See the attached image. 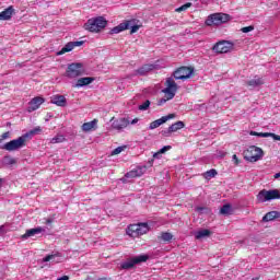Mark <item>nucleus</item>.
I'll return each mask as SVG.
<instances>
[{
	"label": "nucleus",
	"instance_id": "1",
	"mask_svg": "<svg viewBox=\"0 0 280 280\" xmlns=\"http://www.w3.org/2000/svg\"><path fill=\"white\" fill-rule=\"evenodd\" d=\"M177 91L178 84L175 83L174 78H166L165 89L162 90V92L164 93V97L159 100L158 106H163L167 103V101L173 100Z\"/></svg>",
	"mask_w": 280,
	"mask_h": 280
},
{
	"label": "nucleus",
	"instance_id": "2",
	"mask_svg": "<svg viewBox=\"0 0 280 280\" xmlns=\"http://www.w3.org/2000/svg\"><path fill=\"white\" fill-rule=\"evenodd\" d=\"M107 26V20L103 16H97L93 19H89L85 24H83V28L91 33L102 32Z\"/></svg>",
	"mask_w": 280,
	"mask_h": 280
},
{
	"label": "nucleus",
	"instance_id": "3",
	"mask_svg": "<svg viewBox=\"0 0 280 280\" xmlns=\"http://www.w3.org/2000/svg\"><path fill=\"white\" fill-rule=\"evenodd\" d=\"M256 200L259 203L269 202L271 200H280V191L278 189L266 190L262 189L257 194Z\"/></svg>",
	"mask_w": 280,
	"mask_h": 280
},
{
	"label": "nucleus",
	"instance_id": "4",
	"mask_svg": "<svg viewBox=\"0 0 280 280\" xmlns=\"http://www.w3.org/2000/svg\"><path fill=\"white\" fill-rule=\"evenodd\" d=\"M231 20V16L228 13H212L206 20L207 26H219L224 23H228Z\"/></svg>",
	"mask_w": 280,
	"mask_h": 280
},
{
	"label": "nucleus",
	"instance_id": "5",
	"mask_svg": "<svg viewBox=\"0 0 280 280\" xmlns=\"http://www.w3.org/2000/svg\"><path fill=\"white\" fill-rule=\"evenodd\" d=\"M150 228L147 223H139V224H131L128 226L127 234L131 238H138L139 236L144 235L145 233H149Z\"/></svg>",
	"mask_w": 280,
	"mask_h": 280
},
{
	"label": "nucleus",
	"instance_id": "6",
	"mask_svg": "<svg viewBox=\"0 0 280 280\" xmlns=\"http://www.w3.org/2000/svg\"><path fill=\"white\" fill-rule=\"evenodd\" d=\"M26 145V139L23 138L22 136L11 140L10 142L4 143L1 147V150H7L8 152H13V151H19L23 149Z\"/></svg>",
	"mask_w": 280,
	"mask_h": 280
},
{
	"label": "nucleus",
	"instance_id": "7",
	"mask_svg": "<svg viewBox=\"0 0 280 280\" xmlns=\"http://www.w3.org/2000/svg\"><path fill=\"white\" fill-rule=\"evenodd\" d=\"M261 158H264V151L259 147H249L245 156L250 163L260 161Z\"/></svg>",
	"mask_w": 280,
	"mask_h": 280
},
{
	"label": "nucleus",
	"instance_id": "8",
	"mask_svg": "<svg viewBox=\"0 0 280 280\" xmlns=\"http://www.w3.org/2000/svg\"><path fill=\"white\" fill-rule=\"evenodd\" d=\"M192 74H194V68L182 67V68H178L175 72H173V78H175V80L186 81L189 78H191Z\"/></svg>",
	"mask_w": 280,
	"mask_h": 280
},
{
	"label": "nucleus",
	"instance_id": "9",
	"mask_svg": "<svg viewBox=\"0 0 280 280\" xmlns=\"http://www.w3.org/2000/svg\"><path fill=\"white\" fill-rule=\"evenodd\" d=\"M149 260V256L148 255H139V256H136L135 258H131L127 261H124L120 266L121 269H125V270H130L133 268L135 265L137 264H141V262H145Z\"/></svg>",
	"mask_w": 280,
	"mask_h": 280
},
{
	"label": "nucleus",
	"instance_id": "10",
	"mask_svg": "<svg viewBox=\"0 0 280 280\" xmlns=\"http://www.w3.org/2000/svg\"><path fill=\"white\" fill-rule=\"evenodd\" d=\"M212 49L214 52L218 54H228L230 51H233L234 44L226 40H221L218 44H214Z\"/></svg>",
	"mask_w": 280,
	"mask_h": 280
},
{
	"label": "nucleus",
	"instance_id": "11",
	"mask_svg": "<svg viewBox=\"0 0 280 280\" xmlns=\"http://www.w3.org/2000/svg\"><path fill=\"white\" fill-rule=\"evenodd\" d=\"M83 74L82 63H70L67 70V75L70 79H74Z\"/></svg>",
	"mask_w": 280,
	"mask_h": 280
},
{
	"label": "nucleus",
	"instance_id": "12",
	"mask_svg": "<svg viewBox=\"0 0 280 280\" xmlns=\"http://www.w3.org/2000/svg\"><path fill=\"white\" fill-rule=\"evenodd\" d=\"M110 121H112V129L113 130L121 131V130H125L128 126H130V120H128L125 117L118 118V119H115V117H113L110 119Z\"/></svg>",
	"mask_w": 280,
	"mask_h": 280
},
{
	"label": "nucleus",
	"instance_id": "13",
	"mask_svg": "<svg viewBox=\"0 0 280 280\" xmlns=\"http://www.w3.org/2000/svg\"><path fill=\"white\" fill-rule=\"evenodd\" d=\"M174 118H175V114H170L164 117H161L149 125V130H155L156 128L163 126L168 120H173Z\"/></svg>",
	"mask_w": 280,
	"mask_h": 280
},
{
	"label": "nucleus",
	"instance_id": "14",
	"mask_svg": "<svg viewBox=\"0 0 280 280\" xmlns=\"http://www.w3.org/2000/svg\"><path fill=\"white\" fill-rule=\"evenodd\" d=\"M154 70H155V65L147 63V65L142 66L141 68L135 70L133 73L130 74V77L147 75L150 71H154Z\"/></svg>",
	"mask_w": 280,
	"mask_h": 280
},
{
	"label": "nucleus",
	"instance_id": "15",
	"mask_svg": "<svg viewBox=\"0 0 280 280\" xmlns=\"http://www.w3.org/2000/svg\"><path fill=\"white\" fill-rule=\"evenodd\" d=\"M44 102H45L44 97H34L28 103L27 112L32 113L34 110H37L38 108H40V106L43 105Z\"/></svg>",
	"mask_w": 280,
	"mask_h": 280
},
{
	"label": "nucleus",
	"instance_id": "16",
	"mask_svg": "<svg viewBox=\"0 0 280 280\" xmlns=\"http://www.w3.org/2000/svg\"><path fill=\"white\" fill-rule=\"evenodd\" d=\"M40 233H45V229L43 226H37L31 230H26L25 234L22 235V240H28Z\"/></svg>",
	"mask_w": 280,
	"mask_h": 280
},
{
	"label": "nucleus",
	"instance_id": "17",
	"mask_svg": "<svg viewBox=\"0 0 280 280\" xmlns=\"http://www.w3.org/2000/svg\"><path fill=\"white\" fill-rule=\"evenodd\" d=\"M131 26V21H127L125 23L118 24L116 27H113L109 32L110 35L119 34L129 30Z\"/></svg>",
	"mask_w": 280,
	"mask_h": 280
},
{
	"label": "nucleus",
	"instance_id": "18",
	"mask_svg": "<svg viewBox=\"0 0 280 280\" xmlns=\"http://www.w3.org/2000/svg\"><path fill=\"white\" fill-rule=\"evenodd\" d=\"M50 103L59 106V107H66L67 106V98L65 97V95H52Z\"/></svg>",
	"mask_w": 280,
	"mask_h": 280
},
{
	"label": "nucleus",
	"instance_id": "19",
	"mask_svg": "<svg viewBox=\"0 0 280 280\" xmlns=\"http://www.w3.org/2000/svg\"><path fill=\"white\" fill-rule=\"evenodd\" d=\"M247 86L250 89H258L259 86L265 84L264 78L255 77L246 82Z\"/></svg>",
	"mask_w": 280,
	"mask_h": 280
},
{
	"label": "nucleus",
	"instance_id": "20",
	"mask_svg": "<svg viewBox=\"0 0 280 280\" xmlns=\"http://www.w3.org/2000/svg\"><path fill=\"white\" fill-rule=\"evenodd\" d=\"M250 136H257L259 138H269L272 137L273 141H280V136L273 133V132H258V131H250Z\"/></svg>",
	"mask_w": 280,
	"mask_h": 280
},
{
	"label": "nucleus",
	"instance_id": "21",
	"mask_svg": "<svg viewBox=\"0 0 280 280\" xmlns=\"http://www.w3.org/2000/svg\"><path fill=\"white\" fill-rule=\"evenodd\" d=\"M13 14H14L13 7H9L8 9H4L0 13V21H10Z\"/></svg>",
	"mask_w": 280,
	"mask_h": 280
},
{
	"label": "nucleus",
	"instance_id": "22",
	"mask_svg": "<svg viewBox=\"0 0 280 280\" xmlns=\"http://www.w3.org/2000/svg\"><path fill=\"white\" fill-rule=\"evenodd\" d=\"M280 218L279 211H269L265 217H262V222H271Z\"/></svg>",
	"mask_w": 280,
	"mask_h": 280
},
{
	"label": "nucleus",
	"instance_id": "23",
	"mask_svg": "<svg viewBox=\"0 0 280 280\" xmlns=\"http://www.w3.org/2000/svg\"><path fill=\"white\" fill-rule=\"evenodd\" d=\"M93 81H95V78H80L77 80V83L74 88H83L90 85Z\"/></svg>",
	"mask_w": 280,
	"mask_h": 280
},
{
	"label": "nucleus",
	"instance_id": "24",
	"mask_svg": "<svg viewBox=\"0 0 280 280\" xmlns=\"http://www.w3.org/2000/svg\"><path fill=\"white\" fill-rule=\"evenodd\" d=\"M97 119H93L91 122H83L82 131L90 132L91 130H96Z\"/></svg>",
	"mask_w": 280,
	"mask_h": 280
},
{
	"label": "nucleus",
	"instance_id": "25",
	"mask_svg": "<svg viewBox=\"0 0 280 280\" xmlns=\"http://www.w3.org/2000/svg\"><path fill=\"white\" fill-rule=\"evenodd\" d=\"M141 175H143V171L141 170V167H137L135 170L129 171L127 174H125V177L137 178V177H141Z\"/></svg>",
	"mask_w": 280,
	"mask_h": 280
},
{
	"label": "nucleus",
	"instance_id": "26",
	"mask_svg": "<svg viewBox=\"0 0 280 280\" xmlns=\"http://www.w3.org/2000/svg\"><path fill=\"white\" fill-rule=\"evenodd\" d=\"M42 133V127H36L32 129L31 131H27L26 133L22 135V138L27 140L34 137L35 135H40Z\"/></svg>",
	"mask_w": 280,
	"mask_h": 280
},
{
	"label": "nucleus",
	"instance_id": "27",
	"mask_svg": "<svg viewBox=\"0 0 280 280\" xmlns=\"http://www.w3.org/2000/svg\"><path fill=\"white\" fill-rule=\"evenodd\" d=\"M211 234L210 230H199L195 233L196 240H203L206 237H209Z\"/></svg>",
	"mask_w": 280,
	"mask_h": 280
},
{
	"label": "nucleus",
	"instance_id": "28",
	"mask_svg": "<svg viewBox=\"0 0 280 280\" xmlns=\"http://www.w3.org/2000/svg\"><path fill=\"white\" fill-rule=\"evenodd\" d=\"M185 128V122L184 121H177L175 124H172V126L168 127L170 131L176 132L178 130H182Z\"/></svg>",
	"mask_w": 280,
	"mask_h": 280
},
{
	"label": "nucleus",
	"instance_id": "29",
	"mask_svg": "<svg viewBox=\"0 0 280 280\" xmlns=\"http://www.w3.org/2000/svg\"><path fill=\"white\" fill-rule=\"evenodd\" d=\"M220 214H223V215L233 214V207L231 205H229V203L224 205L220 209Z\"/></svg>",
	"mask_w": 280,
	"mask_h": 280
},
{
	"label": "nucleus",
	"instance_id": "30",
	"mask_svg": "<svg viewBox=\"0 0 280 280\" xmlns=\"http://www.w3.org/2000/svg\"><path fill=\"white\" fill-rule=\"evenodd\" d=\"M174 235L171 234L170 232H161L160 240L163 241L164 243H170L173 241Z\"/></svg>",
	"mask_w": 280,
	"mask_h": 280
},
{
	"label": "nucleus",
	"instance_id": "31",
	"mask_svg": "<svg viewBox=\"0 0 280 280\" xmlns=\"http://www.w3.org/2000/svg\"><path fill=\"white\" fill-rule=\"evenodd\" d=\"M74 48L72 43H68L67 45L63 46V48H61V51L57 52L58 56H62L66 52L72 51Z\"/></svg>",
	"mask_w": 280,
	"mask_h": 280
},
{
	"label": "nucleus",
	"instance_id": "32",
	"mask_svg": "<svg viewBox=\"0 0 280 280\" xmlns=\"http://www.w3.org/2000/svg\"><path fill=\"white\" fill-rule=\"evenodd\" d=\"M66 141V138L65 136H61V135H58L57 137H52L50 140H49V143L50 144H59V143H62Z\"/></svg>",
	"mask_w": 280,
	"mask_h": 280
},
{
	"label": "nucleus",
	"instance_id": "33",
	"mask_svg": "<svg viewBox=\"0 0 280 280\" xmlns=\"http://www.w3.org/2000/svg\"><path fill=\"white\" fill-rule=\"evenodd\" d=\"M168 150H171V147L170 145H166V147H163L160 149V151H158L156 153L153 154V158L154 159H159V156L161 154H164L165 152H167Z\"/></svg>",
	"mask_w": 280,
	"mask_h": 280
},
{
	"label": "nucleus",
	"instance_id": "34",
	"mask_svg": "<svg viewBox=\"0 0 280 280\" xmlns=\"http://www.w3.org/2000/svg\"><path fill=\"white\" fill-rule=\"evenodd\" d=\"M206 179H211L218 175V172L215 170L207 171L205 174Z\"/></svg>",
	"mask_w": 280,
	"mask_h": 280
},
{
	"label": "nucleus",
	"instance_id": "35",
	"mask_svg": "<svg viewBox=\"0 0 280 280\" xmlns=\"http://www.w3.org/2000/svg\"><path fill=\"white\" fill-rule=\"evenodd\" d=\"M3 162L7 165H14L16 164V160H14L12 156H4Z\"/></svg>",
	"mask_w": 280,
	"mask_h": 280
},
{
	"label": "nucleus",
	"instance_id": "36",
	"mask_svg": "<svg viewBox=\"0 0 280 280\" xmlns=\"http://www.w3.org/2000/svg\"><path fill=\"white\" fill-rule=\"evenodd\" d=\"M58 256V254L55 255H47L44 259L43 262H55L56 257Z\"/></svg>",
	"mask_w": 280,
	"mask_h": 280
},
{
	"label": "nucleus",
	"instance_id": "37",
	"mask_svg": "<svg viewBox=\"0 0 280 280\" xmlns=\"http://www.w3.org/2000/svg\"><path fill=\"white\" fill-rule=\"evenodd\" d=\"M191 3L190 2H188V3H186V4H183L182 7H179L178 9H176V12H185V11H187L189 8H191Z\"/></svg>",
	"mask_w": 280,
	"mask_h": 280
},
{
	"label": "nucleus",
	"instance_id": "38",
	"mask_svg": "<svg viewBox=\"0 0 280 280\" xmlns=\"http://www.w3.org/2000/svg\"><path fill=\"white\" fill-rule=\"evenodd\" d=\"M151 105V102L149 100H147L144 103H142L140 106H139V110H148L149 107Z\"/></svg>",
	"mask_w": 280,
	"mask_h": 280
},
{
	"label": "nucleus",
	"instance_id": "39",
	"mask_svg": "<svg viewBox=\"0 0 280 280\" xmlns=\"http://www.w3.org/2000/svg\"><path fill=\"white\" fill-rule=\"evenodd\" d=\"M173 131H170V128L164 129L163 131H161V136L165 137V138H170L171 135H173Z\"/></svg>",
	"mask_w": 280,
	"mask_h": 280
},
{
	"label": "nucleus",
	"instance_id": "40",
	"mask_svg": "<svg viewBox=\"0 0 280 280\" xmlns=\"http://www.w3.org/2000/svg\"><path fill=\"white\" fill-rule=\"evenodd\" d=\"M125 150V147H117L112 151V155L120 154Z\"/></svg>",
	"mask_w": 280,
	"mask_h": 280
},
{
	"label": "nucleus",
	"instance_id": "41",
	"mask_svg": "<svg viewBox=\"0 0 280 280\" xmlns=\"http://www.w3.org/2000/svg\"><path fill=\"white\" fill-rule=\"evenodd\" d=\"M196 211L199 212V213H207V212H209V208H206V207H197V208H196Z\"/></svg>",
	"mask_w": 280,
	"mask_h": 280
},
{
	"label": "nucleus",
	"instance_id": "42",
	"mask_svg": "<svg viewBox=\"0 0 280 280\" xmlns=\"http://www.w3.org/2000/svg\"><path fill=\"white\" fill-rule=\"evenodd\" d=\"M253 31H254V26L253 25H249L247 27L241 28V32H243V33H249V32H253Z\"/></svg>",
	"mask_w": 280,
	"mask_h": 280
},
{
	"label": "nucleus",
	"instance_id": "43",
	"mask_svg": "<svg viewBox=\"0 0 280 280\" xmlns=\"http://www.w3.org/2000/svg\"><path fill=\"white\" fill-rule=\"evenodd\" d=\"M70 44H72L73 47H82L84 42L83 40H81V42H70Z\"/></svg>",
	"mask_w": 280,
	"mask_h": 280
},
{
	"label": "nucleus",
	"instance_id": "44",
	"mask_svg": "<svg viewBox=\"0 0 280 280\" xmlns=\"http://www.w3.org/2000/svg\"><path fill=\"white\" fill-rule=\"evenodd\" d=\"M10 135H11L10 131L3 132L2 136H1V140L0 141L2 142V140L9 139Z\"/></svg>",
	"mask_w": 280,
	"mask_h": 280
},
{
	"label": "nucleus",
	"instance_id": "45",
	"mask_svg": "<svg viewBox=\"0 0 280 280\" xmlns=\"http://www.w3.org/2000/svg\"><path fill=\"white\" fill-rule=\"evenodd\" d=\"M139 31V25H133L130 27V34H135Z\"/></svg>",
	"mask_w": 280,
	"mask_h": 280
},
{
	"label": "nucleus",
	"instance_id": "46",
	"mask_svg": "<svg viewBox=\"0 0 280 280\" xmlns=\"http://www.w3.org/2000/svg\"><path fill=\"white\" fill-rule=\"evenodd\" d=\"M138 121H139V119H138V118H135V119H132V120L129 122V125L135 126V125L138 124Z\"/></svg>",
	"mask_w": 280,
	"mask_h": 280
},
{
	"label": "nucleus",
	"instance_id": "47",
	"mask_svg": "<svg viewBox=\"0 0 280 280\" xmlns=\"http://www.w3.org/2000/svg\"><path fill=\"white\" fill-rule=\"evenodd\" d=\"M57 280H69L68 276H62L61 278H58Z\"/></svg>",
	"mask_w": 280,
	"mask_h": 280
},
{
	"label": "nucleus",
	"instance_id": "48",
	"mask_svg": "<svg viewBox=\"0 0 280 280\" xmlns=\"http://www.w3.org/2000/svg\"><path fill=\"white\" fill-rule=\"evenodd\" d=\"M273 177H275V179H279L280 178V172L276 173Z\"/></svg>",
	"mask_w": 280,
	"mask_h": 280
},
{
	"label": "nucleus",
	"instance_id": "49",
	"mask_svg": "<svg viewBox=\"0 0 280 280\" xmlns=\"http://www.w3.org/2000/svg\"><path fill=\"white\" fill-rule=\"evenodd\" d=\"M232 160L235 161V164H237V156L235 154L232 156Z\"/></svg>",
	"mask_w": 280,
	"mask_h": 280
},
{
	"label": "nucleus",
	"instance_id": "50",
	"mask_svg": "<svg viewBox=\"0 0 280 280\" xmlns=\"http://www.w3.org/2000/svg\"><path fill=\"white\" fill-rule=\"evenodd\" d=\"M4 233V225H0V234Z\"/></svg>",
	"mask_w": 280,
	"mask_h": 280
},
{
	"label": "nucleus",
	"instance_id": "51",
	"mask_svg": "<svg viewBox=\"0 0 280 280\" xmlns=\"http://www.w3.org/2000/svg\"><path fill=\"white\" fill-rule=\"evenodd\" d=\"M52 223V220L48 219L46 220V224H51Z\"/></svg>",
	"mask_w": 280,
	"mask_h": 280
},
{
	"label": "nucleus",
	"instance_id": "52",
	"mask_svg": "<svg viewBox=\"0 0 280 280\" xmlns=\"http://www.w3.org/2000/svg\"><path fill=\"white\" fill-rule=\"evenodd\" d=\"M98 280H107L106 278H101V279H98Z\"/></svg>",
	"mask_w": 280,
	"mask_h": 280
},
{
	"label": "nucleus",
	"instance_id": "53",
	"mask_svg": "<svg viewBox=\"0 0 280 280\" xmlns=\"http://www.w3.org/2000/svg\"><path fill=\"white\" fill-rule=\"evenodd\" d=\"M2 179L0 178V186H1Z\"/></svg>",
	"mask_w": 280,
	"mask_h": 280
}]
</instances>
